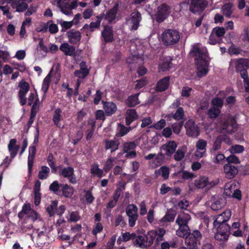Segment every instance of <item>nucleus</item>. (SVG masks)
<instances>
[{
	"mask_svg": "<svg viewBox=\"0 0 249 249\" xmlns=\"http://www.w3.org/2000/svg\"><path fill=\"white\" fill-rule=\"evenodd\" d=\"M137 144L134 142H124L123 144L124 151L126 153L125 157L128 158H134L136 156L135 148Z\"/></svg>",
	"mask_w": 249,
	"mask_h": 249,
	"instance_id": "15",
	"label": "nucleus"
},
{
	"mask_svg": "<svg viewBox=\"0 0 249 249\" xmlns=\"http://www.w3.org/2000/svg\"><path fill=\"white\" fill-rule=\"evenodd\" d=\"M184 115V111L182 107H178L176 113L173 115V118L176 120H180Z\"/></svg>",
	"mask_w": 249,
	"mask_h": 249,
	"instance_id": "62",
	"label": "nucleus"
},
{
	"mask_svg": "<svg viewBox=\"0 0 249 249\" xmlns=\"http://www.w3.org/2000/svg\"><path fill=\"white\" fill-rule=\"evenodd\" d=\"M176 216V213L174 211L168 210L165 215L160 220V222L164 224L167 222L174 221Z\"/></svg>",
	"mask_w": 249,
	"mask_h": 249,
	"instance_id": "35",
	"label": "nucleus"
},
{
	"mask_svg": "<svg viewBox=\"0 0 249 249\" xmlns=\"http://www.w3.org/2000/svg\"><path fill=\"white\" fill-rule=\"evenodd\" d=\"M50 168L47 166H43L41 167L40 171L38 173V178L40 179H46L50 173Z\"/></svg>",
	"mask_w": 249,
	"mask_h": 249,
	"instance_id": "50",
	"label": "nucleus"
},
{
	"mask_svg": "<svg viewBox=\"0 0 249 249\" xmlns=\"http://www.w3.org/2000/svg\"><path fill=\"white\" fill-rule=\"evenodd\" d=\"M141 20V15L138 12L132 13L129 18L127 19L126 24L130 29L132 30H136L138 29L139 22Z\"/></svg>",
	"mask_w": 249,
	"mask_h": 249,
	"instance_id": "11",
	"label": "nucleus"
},
{
	"mask_svg": "<svg viewBox=\"0 0 249 249\" xmlns=\"http://www.w3.org/2000/svg\"><path fill=\"white\" fill-rule=\"evenodd\" d=\"M63 184H59L58 181H54L52 183H51L49 186L50 190L53 191L55 194L57 195H61V191L60 189H61L62 185Z\"/></svg>",
	"mask_w": 249,
	"mask_h": 249,
	"instance_id": "43",
	"label": "nucleus"
},
{
	"mask_svg": "<svg viewBox=\"0 0 249 249\" xmlns=\"http://www.w3.org/2000/svg\"><path fill=\"white\" fill-rule=\"evenodd\" d=\"M169 60V59H166V61L160 64L159 68L160 71H164L171 68L172 63Z\"/></svg>",
	"mask_w": 249,
	"mask_h": 249,
	"instance_id": "60",
	"label": "nucleus"
},
{
	"mask_svg": "<svg viewBox=\"0 0 249 249\" xmlns=\"http://www.w3.org/2000/svg\"><path fill=\"white\" fill-rule=\"evenodd\" d=\"M219 108L213 107L208 111V115L211 118H215L220 114Z\"/></svg>",
	"mask_w": 249,
	"mask_h": 249,
	"instance_id": "61",
	"label": "nucleus"
},
{
	"mask_svg": "<svg viewBox=\"0 0 249 249\" xmlns=\"http://www.w3.org/2000/svg\"><path fill=\"white\" fill-rule=\"evenodd\" d=\"M68 37L69 38V41L71 43H76L81 39V33L78 31L74 30H71L68 31L67 33Z\"/></svg>",
	"mask_w": 249,
	"mask_h": 249,
	"instance_id": "28",
	"label": "nucleus"
},
{
	"mask_svg": "<svg viewBox=\"0 0 249 249\" xmlns=\"http://www.w3.org/2000/svg\"><path fill=\"white\" fill-rule=\"evenodd\" d=\"M162 43L166 46H171L177 44L180 38L178 31L174 29L165 30L160 36Z\"/></svg>",
	"mask_w": 249,
	"mask_h": 249,
	"instance_id": "4",
	"label": "nucleus"
},
{
	"mask_svg": "<svg viewBox=\"0 0 249 249\" xmlns=\"http://www.w3.org/2000/svg\"><path fill=\"white\" fill-rule=\"evenodd\" d=\"M224 172L226 178L231 179L237 174L238 170L236 166L227 163L224 166Z\"/></svg>",
	"mask_w": 249,
	"mask_h": 249,
	"instance_id": "19",
	"label": "nucleus"
},
{
	"mask_svg": "<svg viewBox=\"0 0 249 249\" xmlns=\"http://www.w3.org/2000/svg\"><path fill=\"white\" fill-rule=\"evenodd\" d=\"M225 203L226 202L224 199L214 196L211 204V208L214 211L218 210L223 207Z\"/></svg>",
	"mask_w": 249,
	"mask_h": 249,
	"instance_id": "27",
	"label": "nucleus"
},
{
	"mask_svg": "<svg viewBox=\"0 0 249 249\" xmlns=\"http://www.w3.org/2000/svg\"><path fill=\"white\" fill-rule=\"evenodd\" d=\"M89 73V71L88 69H80L79 70L75 71L74 75L75 76L78 77L79 78L83 79L87 76Z\"/></svg>",
	"mask_w": 249,
	"mask_h": 249,
	"instance_id": "59",
	"label": "nucleus"
},
{
	"mask_svg": "<svg viewBox=\"0 0 249 249\" xmlns=\"http://www.w3.org/2000/svg\"><path fill=\"white\" fill-rule=\"evenodd\" d=\"M118 10V4L116 3L113 7L109 10L104 16L106 19L109 22H112L117 18V15Z\"/></svg>",
	"mask_w": 249,
	"mask_h": 249,
	"instance_id": "23",
	"label": "nucleus"
},
{
	"mask_svg": "<svg viewBox=\"0 0 249 249\" xmlns=\"http://www.w3.org/2000/svg\"><path fill=\"white\" fill-rule=\"evenodd\" d=\"M140 53L134 52L127 58L126 62L130 66L131 69L132 68L131 65H140L143 63V59Z\"/></svg>",
	"mask_w": 249,
	"mask_h": 249,
	"instance_id": "18",
	"label": "nucleus"
},
{
	"mask_svg": "<svg viewBox=\"0 0 249 249\" xmlns=\"http://www.w3.org/2000/svg\"><path fill=\"white\" fill-rule=\"evenodd\" d=\"M84 196L87 203L91 204L94 200V197L90 190L83 191V194L81 195V196Z\"/></svg>",
	"mask_w": 249,
	"mask_h": 249,
	"instance_id": "53",
	"label": "nucleus"
},
{
	"mask_svg": "<svg viewBox=\"0 0 249 249\" xmlns=\"http://www.w3.org/2000/svg\"><path fill=\"white\" fill-rule=\"evenodd\" d=\"M102 36L106 42H111L113 40L112 28L110 26H105L102 32Z\"/></svg>",
	"mask_w": 249,
	"mask_h": 249,
	"instance_id": "20",
	"label": "nucleus"
},
{
	"mask_svg": "<svg viewBox=\"0 0 249 249\" xmlns=\"http://www.w3.org/2000/svg\"><path fill=\"white\" fill-rule=\"evenodd\" d=\"M223 137L220 135L216 138L213 142L212 151H217L221 147V142L223 141Z\"/></svg>",
	"mask_w": 249,
	"mask_h": 249,
	"instance_id": "54",
	"label": "nucleus"
},
{
	"mask_svg": "<svg viewBox=\"0 0 249 249\" xmlns=\"http://www.w3.org/2000/svg\"><path fill=\"white\" fill-rule=\"evenodd\" d=\"M58 6L61 12L66 15H70V8H67L70 0H56Z\"/></svg>",
	"mask_w": 249,
	"mask_h": 249,
	"instance_id": "31",
	"label": "nucleus"
},
{
	"mask_svg": "<svg viewBox=\"0 0 249 249\" xmlns=\"http://www.w3.org/2000/svg\"><path fill=\"white\" fill-rule=\"evenodd\" d=\"M47 51V48L43 44L42 42H40L36 53V57L38 58L45 57Z\"/></svg>",
	"mask_w": 249,
	"mask_h": 249,
	"instance_id": "41",
	"label": "nucleus"
},
{
	"mask_svg": "<svg viewBox=\"0 0 249 249\" xmlns=\"http://www.w3.org/2000/svg\"><path fill=\"white\" fill-rule=\"evenodd\" d=\"M207 143L206 141L203 139H199L196 142V151L195 155L198 158H202L206 155V146Z\"/></svg>",
	"mask_w": 249,
	"mask_h": 249,
	"instance_id": "17",
	"label": "nucleus"
},
{
	"mask_svg": "<svg viewBox=\"0 0 249 249\" xmlns=\"http://www.w3.org/2000/svg\"><path fill=\"white\" fill-rule=\"evenodd\" d=\"M59 49L65 55L69 56L74 55L75 52L74 47L70 45L68 43H62L60 45Z\"/></svg>",
	"mask_w": 249,
	"mask_h": 249,
	"instance_id": "29",
	"label": "nucleus"
},
{
	"mask_svg": "<svg viewBox=\"0 0 249 249\" xmlns=\"http://www.w3.org/2000/svg\"><path fill=\"white\" fill-rule=\"evenodd\" d=\"M36 153V145H31L29 148V156L28 159V172L30 174L34 163L35 156Z\"/></svg>",
	"mask_w": 249,
	"mask_h": 249,
	"instance_id": "25",
	"label": "nucleus"
},
{
	"mask_svg": "<svg viewBox=\"0 0 249 249\" xmlns=\"http://www.w3.org/2000/svg\"><path fill=\"white\" fill-rule=\"evenodd\" d=\"M190 220V215L188 213L182 212L178 214L176 222L178 225H187Z\"/></svg>",
	"mask_w": 249,
	"mask_h": 249,
	"instance_id": "30",
	"label": "nucleus"
},
{
	"mask_svg": "<svg viewBox=\"0 0 249 249\" xmlns=\"http://www.w3.org/2000/svg\"><path fill=\"white\" fill-rule=\"evenodd\" d=\"M186 151L187 147L186 146H183L181 148L178 149L174 155L175 160L177 161L182 160L184 158Z\"/></svg>",
	"mask_w": 249,
	"mask_h": 249,
	"instance_id": "47",
	"label": "nucleus"
},
{
	"mask_svg": "<svg viewBox=\"0 0 249 249\" xmlns=\"http://www.w3.org/2000/svg\"><path fill=\"white\" fill-rule=\"evenodd\" d=\"M58 204L57 201H53L52 202L51 204L48 206L47 208V211L49 213L50 216H52L53 215L55 211L56 210V207Z\"/></svg>",
	"mask_w": 249,
	"mask_h": 249,
	"instance_id": "57",
	"label": "nucleus"
},
{
	"mask_svg": "<svg viewBox=\"0 0 249 249\" xmlns=\"http://www.w3.org/2000/svg\"><path fill=\"white\" fill-rule=\"evenodd\" d=\"M10 54L8 51L0 50V69L2 68V63L6 62Z\"/></svg>",
	"mask_w": 249,
	"mask_h": 249,
	"instance_id": "55",
	"label": "nucleus"
},
{
	"mask_svg": "<svg viewBox=\"0 0 249 249\" xmlns=\"http://www.w3.org/2000/svg\"><path fill=\"white\" fill-rule=\"evenodd\" d=\"M230 152L232 154L240 153L244 150V148L243 146L240 145H235L232 146L229 149Z\"/></svg>",
	"mask_w": 249,
	"mask_h": 249,
	"instance_id": "64",
	"label": "nucleus"
},
{
	"mask_svg": "<svg viewBox=\"0 0 249 249\" xmlns=\"http://www.w3.org/2000/svg\"><path fill=\"white\" fill-rule=\"evenodd\" d=\"M219 182L218 179L210 180L207 176H202L194 180V185L197 189H210Z\"/></svg>",
	"mask_w": 249,
	"mask_h": 249,
	"instance_id": "6",
	"label": "nucleus"
},
{
	"mask_svg": "<svg viewBox=\"0 0 249 249\" xmlns=\"http://www.w3.org/2000/svg\"><path fill=\"white\" fill-rule=\"evenodd\" d=\"M126 213L128 216L138 215L137 207L133 204H129L126 209Z\"/></svg>",
	"mask_w": 249,
	"mask_h": 249,
	"instance_id": "44",
	"label": "nucleus"
},
{
	"mask_svg": "<svg viewBox=\"0 0 249 249\" xmlns=\"http://www.w3.org/2000/svg\"><path fill=\"white\" fill-rule=\"evenodd\" d=\"M231 215V212L229 210H227L222 213L218 215L213 222L214 228H225V225H228L226 222L229 220Z\"/></svg>",
	"mask_w": 249,
	"mask_h": 249,
	"instance_id": "8",
	"label": "nucleus"
},
{
	"mask_svg": "<svg viewBox=\"0 0 249 249\" xmlns=\"http://www.w3.org/2000/svg\"><path fill=\"white\" fill-rule=\"evenodd\" d=\"M177 147V144L174 141H170L163 144L161 146V149L165 151L166 155H170L175 151Z\"/></svg>",
	"mask_w": 249,
	"mask_h": 249,
	"instance_id": "26",
	"label": "nucleus"
},
{
	"mask_svg": "<svg viewBox=\"0 0 249 249\" xmlns=\"http://www.w3.org/2000/svg\"><path fill=\"white\" fill-rule=\"evenodd\" d=\"M169 83V78L168 77H166L162 78L157 83V90L159 91H162L166 90Z\"/></svg>",
	"mask_w": 249,
	"mask_h": 249,
	"instance_id": "37",
	"label": "nucleus"
},
{
	"mask_svg": "<svg viewBox=\"0 0 249 249\" xmlns=\"http://www.w3.org/2000/svg\"><path fill=\"white\" fill-rule=\"evenodd\" d=\"M163 155L159 154L156 157L150 162V166L152 168H156L161 165L162 161Z\"/></svg>",
	"mask_w": 249,
	"mask_h": 249,
	"instance_id": "48",
	"label": "nucleus"
},
{
	"mask_svg": "<svg viewBox=\"0 0 249 249\" xmlns=\"http://www.w3.org/2000/svg\"><path fill=\"white\" fill-rule=\"evenodd\" d=\"M236 70L240 72L241 77L244 80L246 91L249 92V78L246 69L249 67V62L244 59L236 60L235 61Z\"/></svg>",
	"mask_w": 249,
	"mask_h": 249,
	"instance_id": "5",
	"label": "nucleus"
},
{
	"mask_svg": "<svg viewBox=\"0 0 249 249\" xmlns=\"http://www.w3.org/2000/svg\"><path fill=\"white\" fill-rule=\"evenodd\" d=\"M156 174L161 176L164 179H167L169 175V168L166 166H162L156 171Z\"/></svg>",
	"mask_w": 249,
	"mask_h": 249,
	"instance_id": "51",
	"label": "nucleus"
},
{
	"mask_svg": "<svg viewBox=\"0 0 249 249\" xmlns=\"http://www.w3.org/2000/svg\"><path fill=\"white\" fill-rule=\"evenodd\" d=\"M52 70H51L48 74L45 77L44 79L42 85V90L44 93H46L49 89L50 82H51V72Z\"/></svg>",
	"mask_w": 249,
	"mask_h": 249,
	"instance_id": "46",
	"label": "nucleus"
},
{
	"mask_svg": "<svg viewBox=\"0 0 249 249\" xmlns=\"http://www.w3.org/2000/svg\"><path fill=\"white\" fill-rule=\"evenodd\" d=\"M39 101L36 95L34 93H30L28 99V105L29 106H33V108L36 107L38 105Z\"/></svg>",
	"mask_w": 249,
	"mask_h": 249,
	"instance_id": "52",
	"label": "nucleus"
},
{
	"mask_svg": "<svg viewBox=\"0 0 249 249\" xmlns=\"http://www.w3.org/2000/svg\"><path fill=\"white\" fill-rule=\"evenodd\" d=\"M212 104L213 107L219 108L221 107L223 104V100L219 97H215L212 101Z\"/></svg>",
	"mask_w": 249,
	"mask_h": 249,
	"instance_id": "63",
	"label": "nucleus"
},
{
	"mask_svg": "<svg viewBox=\"0 0 249 249\" xmlns=\"http://www.w3.org/2000/svg\"><path fill=\"white\" fill-rule=\"evenodd\" d=\"M104 103V108L106 114L109 116L115 112L117 109V107L116 105L110 102Z\"/></svg>",
	"mask_w": 249,
	"mask_h": 249,
	"instance_id": "34",
	"label": "nucleus"
},
{
	"mask_svg": "<svg viewBox=\"0 0 249 249\" xmlns=\"http://www.w3.org/2000/svg\"><path fill=\"white\" fill-rule=\"evenodd\" d=\"M104 142L106 150H110L111 152L117 150L120 144L119 142L115 139L110 140H106Z\"/></svg>",
	"mask_w": 249,
	"mask_h": 249,
	"instance_id": "21",
	"label": "nucleus"
},
{
	"mask_svg": "<svg viewBox=\"0 0 249 249\" xmlns=\"http://www.w3.org/2000/svg\"><path fill=\"white\" fill-rule=\"evenodd\" d=\"M216 36L220 37L223 36L225 34V30L223 27H215L212 32Z\"/></svg>",
	"mask_w": 249,
	"mask_h": 249,
	"instance_id": "58",
	"label": "nucleus"
},
{
	"mask_svg": "<svg viewBox=\"0 0 249 249\" xmlns=\"http://www.w3.org/2000/svg\"><path fill=\"white\" fill-rule=\"evenodd\" d=\"M235 185L233 183L229 182L227 183L224 187V194L227 196H231L234 189Z\"/></svg>",
	"mask_w": 249,
	"mask_h": 249,
	"instance_id": "49",
	"label": "nucleus"
},
{
	"mask_svg": "<svg viewBox=\"0 0 249 249\" xmlns=\"http://www.w3.org/2000/svg\"><path fill=\"white\" fill-rule=\"evenodd\" d=\"M61 110L59 108H57L55 109L54 111L53 117V121L57 127H60L61 124L60 122L62 119L61 115Z\"/></svg>",
	"mask_w": 249,
	"mask_h": 249,
	"instance_id": "42",
	"label": "nucleus"
},
{
	"mask_svg": "<svg viewBox=\"0 0 249 249\" xmlns=\"http://www.w3.org/2000/svg\"><path fill=\"white\" fill-rule=\"evenodd\" d=\"M60 175L68 179L69 182L75 184L77 182L76 176L74 173V169L71 167L64 168L62 169Z\"/></svg>",
	"mask_w": 249,
	"mask_h": 249,
	"instance_id": "16",
	"label": "nucleus"
},
{
	"mask_svg": "<svg viewBox=\"0 0 249 249\" xmlns=\"http://www.w3.org/2000/svg\"><path fill=\"white\" fill-rule=\"evenodd\" d=\"M18 87L19 88L18 91L19 102L20 104L23 106L27 102L26 94L29 90V85L27 82L22 80L19 83Z\"/></svg>",
	"mask_w": 249,
	"mask_h": 249,
	"instance_id": "9",
	"label": "nucleus"
},
{
	"mask_svg": "<svg viewBox=\"0 0 249 249\" xmlns=\"http://www.w3.org/2000/svg\"><path fill=\"white\" fill-rule=\"evenodd\" d=\"M90 172L92 175L96 176L99 178H101L103 176V170L99 168V165L97 163L91 165Z\"/></svg>",
	"mask_w": 249,
	"mask_h": 249,
	"instance_id": "45",
	"label": "nucleus"
},
{
	"mask_svg": "<svg viewBox=\"0 0 249 249\" xmlns=\"http://www.w3.org/2000/svg\"><path fill=\"white\" fill-rule=\"evenodd\" d=\"M24 0H15L12 2L11 6L18 12H23L28 8V4L24 1Z\"/></svg>",
	"mask_w": 249,
	"mask_h": 249,
	"instance_id": "22",
	"label": "nucleus"
},
{
	"mask_svg": "<svg viewBox=\"0 0 249 249\" xmlns=\"http://www.w3.org/2000/svg\"><path fill=\"white\" fill-rule=\"evenodd\" d=\"M165 230L162 228H158L155 230L149 231L146 236L148 242V244L151 246L155 241L157 244L163 240V237L165 234Z\"/></svg>",
	"mask_w": 249,
	"mask_h": 249,
	"instance_id": "7",
	"label": "nucleus"
},
{
	"mask_svg": "<svg viewBox=\"0 0 249 249\" xmlns=\"http://www.w3.org/2000/svg\"><path fill=\"white\" fill-rule=\"evenodd\" d=\"M191 53L195 57L197 76L202 77L205 76L209 71V57L207 48L200 47L199 44H196L194 45Z\"/></svg>",
	"mask_w": 249,
	"mask_h": 249,
	"instance_id": "1",
	"label": "nucleus"
},
{
	"mask_svg": "<svg viewBox=\"0 0 249 249\" xmlns=\"http://www.w3.org/2000/svg\"><path fill=\"white\" fill-rule=\"evenodd\" d=\"M17 140L15 139L10 140L8 145V149L10 154V157L13 159L17 154L19 146L16 144Z\"/></svg>",
	"mask_w": 249,
	"mask_h": 249,
	"instance_id": "24",
	"label": "nucleus"
},
{
	"mask_svg": "<svg viewBox=\"0 0 249 249\" xmlns=\"http://www.w3.org/2000/svg\"><path fill=\"white\" fill-rule=\"evenodd\" d=\"M216 229L214 238L216 240L225 241L228 240L230 232V227L225 225V228H214Z\"/></svg>",
	"mask_w": 249,
	"mask_h": 249,
	"instance_id": "10",
	"label": "nucleus"
},
{
	"mask_svg": "<svg viewBox=\"0 0 249 249\" xmlns=\"http://www.w3.org/2000/svg\"><path fill=\"white\" fill-rule=\"evenodd\" d=\"M48 28L49 32L52 34L56 33L58 31L57 25L53 23L52 20L48 21L41 31L45 32L47 31Z\"/></svg>",
	"mask_w": 249,
	"mask_h": 249,
	"instance_id": "33",
	"label": "nucleus"
},
{
	"mask_svg": "<svg viewBox=\"0 0 249 249\" xmlns=\"http://www.w3.org/2000/svg\"><path fill=\"white\" fill-rule=\"evenodd\" d=\"M207 5L206 0H192L190 9L193 13H197L203 11Z\"/></svg>",
	"mask_w": 249,
	"mask_h": 249,
	"instance_id": "13",
	"label": "nucleus"
},
{
	"mask_svg": "<svg viewBox=\"0 0 249 249\" xmlns=\"http://www.w3.org/2000/svg\"><path fill=\"white\" fill-rule=\"evenodd\" d=\"M137 118L138 115L134 109H128L126 111L125 116L126 124L127 125H130V124L135 120L137 119Z\"/></svg>",
	"mask_w": 249,
	"mask_h": 249,
	"instance_id": "32",
	"label": "nucleus"
},
{
	"mask_svg": "<svg viewBox=\"0 0 249 249\" xmlns=\"http://www.w3.org/2000/svg\"><path fill=\"white\" fill-rule=\"evenodd\" d=\"M61 189L62 195L66 197H71L73 195L74 190L73 187L68 184H63Z\"/></svg>",
	"mask_w": 249,
	"mask_h": 249,
	"instance_id": "39",
	"label": "nucleus"
},
{
	"mask_svg": "<svg viewBox=\"0 0 249 249\" xmlns=\"http://www.w3.org/2000/svg\"><path fill=\"white\" fill-rule=\"evenodd\" d=\"M139 94V93H138L129 96L125 101L126 104L129 107H134L139 104L140 103L138 99Z\"/></svg>",
	"mask_w": 249,
	"mask_h": 249,
	"instance_id": "40",
	"label": "nucleus"
},
{
	"mask_svg": "<svg viewBox=\"0 0 249 249\" xmlns=\"http://www.w3.org/2000/svg\"><path fill=\"white\" fill-rule=\"evenodd\" d=\"M134 244L136 246H139L142 248H144L146 247L150 246L148 244V240L146 238V236L144 237L143 236H138L137 237Z\"/></svg>",
	"mask_w": 249,
	"mask_h": 249,
	"instance_id": "38",
	"label": "nucleus"
},
{
	"mask_svg": "<svg viewBox=\"0 0 249 249\" xmlns=\"http://www.w3.org/2000/svg\"><path fill=\"white\" fill-rule=\"evenodd\" d=\"M179 228L176 231L177 235L185 238V244L189 249H197L200 244L201 234L197 230H195L190 234V230L188 225H178Z\"/></svg>",
	"mask_w": 249,
	"mask_h": 249,
	"instance_id": "2",
	"label": "nucleus"
},
{
	"mask_svg": "<svg viewBox=\"0 0 249 249\" xmlns=\"http://www.w3.org/2000/svg\"><path fill=\"white\" fill-rule=\"evenodd\" d=\"M169 8L165 4L159 6L155 15V19L158 22H162L169 15Z\"/></svg>",
	"mask_w": 249,
	"mask_h": 249,
	"instance_id": "14",
	"label": "nucleus"
},
{
	"mask_svg": "<svg viewBox=\"0 0 249 249\" xmlns=\"http://www.w3.org/2000/svg\"><path fill=\"white\" fill-rule=\"evenodd\" d=\"M115 160V158L111 157L108 158L105 163L103 170L106 172L110 170L114 165L113 163Z\"/></svg>",
	"mask_w": 249,
	"mask_h": 249,
	"instance_id": "56",
	"label": "nucleus"
},
{
	"mask_svg": "<svg viewBox=\"0 0 249 249\" xmlns=\"http://www.w3.org/2000/svg\"><path fill=\"white\" fill-rule=\"evenodd\" d=\"M186 134L191 137H197L199 134L198 127L195 124V122L191 120L188 121L185 124Z\"/></svg>",
	"mask_w": 249,
	"mask_h": 249,
	"instance_id": "12",
	"label": "nucleus"
},
{
	"mask_svg": "<svg viewBox=\"0 0 249 249\" xmlns=\"http://www.w3.org/2000/svg\"><path fill=\"white\" fill-rule=\"evenodd\" d=\"M236 126L234 119L228 115L221 116L215 125L217 131L223 133H231L236 128Z\"/></svg>",
	"mask_w": 249,
	"mask_h": 249,
	"instance_id": "3",
	"label": "nucleus"
},
{
	"mask_svg": "<svg viewBox=\"0 0 249 249\" xmlns=\"http://www.w3.org/2000/svg\"><path fill=\"white\" fill-rule=\"evenodd\" d=\"M105 14L104 13H102L100 15L96 16L97 20L96 21L91 22L89 25H88L86 24L84 26V27L86 26H89L90 28V30L91 31H93L95 29H98L99 28L100 26V24L101 20L103 19L104 18Z\"/></svg>",
	"mask_w": 249,
	"mask_h": 249,
	"instance_id": "36",
	"label": "nucleus"
}]
</instances>
